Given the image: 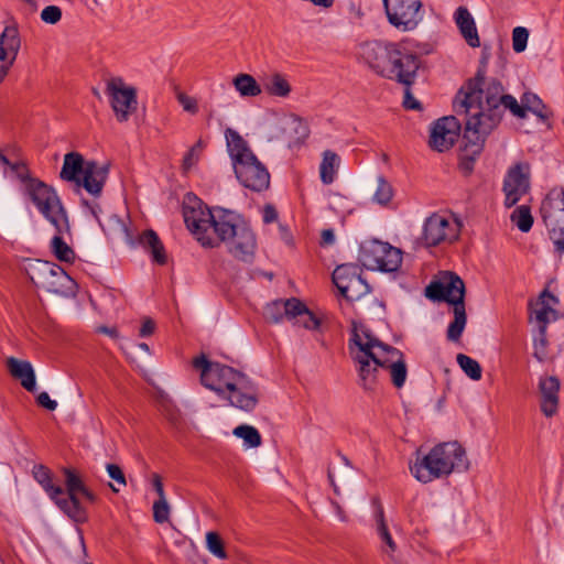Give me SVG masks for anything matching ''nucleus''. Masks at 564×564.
I'll list each match as a JSON object with an SVG mask.
<instances>
[{
  "mask_svg": "<svg viewBox=\"0 0 564 564\" xmlns=\"http://www.w3.org/2000/svg\"><path fill=\"white\" fill-rule=\"evenodd\" d=\"M23 194L56 231H69L67 212L53 187L36 178L35 181H29Z\"/></svg>",
  "mask_w": 564,
  "mask_h": 564,
  "instance_id": "10",
  "label": "nucleus"
},
{
  "mask_svg": "<svg viewBox=\"0 0 564 564\" xmlns=\"http://www.w3.org/2000/svg\"><path fill=\"white\" fill-rule=\"evenodd\" d=\"M459 236V223L451 217L434 213L424 221L422 237L424 247H435L453 242Z\"/></svg>",
  "mask_w": 564,
  "mask_h": 564,
  "instance_id": "15",
  "label": "nucleus"
},
{
  "mask_svg": "<svg viewBox=\"0 0 564 564\" xmlns=\"http://www.w3.org/2000/svg\"><path fill=\"white\" fill-rule=\"evenodd\" d=\"M457 364L462 370L473 380L481 379V367L479 362L467 355L458 354L456 357Z\"/></svg>",
  "mask_w": 564,
  "mask_h": 564,
  "instance_id": "40",
  "label": "nucleus"
},
{
  "mask_svg": "<svg viewBox=\"0 0 564 564\" xmlns=\"http://www.w3.org/2000/svg\"><path fill=\"white\" fill-rule=\"evenodd\" d=\"M177 100L185 111L193 113V115H195L198 111V106H197V101L195 98H193L184 93H178Z\"/></svg>",
  "mask_w": 564,
  "mask_h": 564,
  "instance_id": "50",
  "label": "nucleus"
},
{
  "mask_svg": "<svg viewBox=\"0 0 564 564\" xmlns=\"http://www.w3.org/2000/svg\"><path fill=\"white\" fill-rule=\"evenodd\" d=\"M511 221L518 227V229L522 232H528L532 228L533 217L531 215V210L528 206L521 205L517 207L511 216Z\"/></svg>",
  "mask_w": 564,
  "mask_h": 564,
  "instance_id": "39",
  "label": "nucleus"
},
{
  "mask_svg": "<svg viewBox=\"0 0 564 564\" xmlns=\"http://www.w3.org/2000/svg\"><path fill=\"white\" fill-rule=\"evenodd\" d=\"M533 357L541 364L551 360L549 356V340L546 327L540 326L538 334L533 337Z\"/></svg>",
  "mask_w": 564,
  "mask_h": 564,
  "instance_id": "36",
  "label": "nucleus"
},
{
  "mask_svg": "<svg viewBox=\"0 0 564 564\" xmlns=\"http://www.w3.org/2000/svg\"><path fill=\"white\" fill-rule=\"evenodd\" d=\"M7 367L10 375L14 379L20 380L21 386L25 390L30 392H33L35 390V373L31 362L26 360L17 359L14 357H9L7 359Z\"/></svg>",
  "mask_w": 564,
  "mask_h": 564,
  "instance_id": "25",
  "label": "nucleus"
},
{
  "mask_svg": "<svg viewBox=\"0 0 564 564\" xmlns=\"http://www.w3.org/2000/svg\"><path fill=\"white\" fill-rule=\"evenodd\" d=\"M106 470L111 479L115 480L116 485L109 484L113 492H119L121 487L127 486V480L123 470L117 464H107Z\"/></svg>",
  "mask_w": 564,
  "mask_h": 564,
  "instance_id": "43",
  "label": "nucleus"
},
{
  "mask_svg": "<svg viewBox=\"0 0 564 564\" xmlns=\"http://www.w3.org/2000/svg\"><path fill=\"white\" fill-rule=\"evenodd\" d=\"M540 216L544 225L564 220V186L552 187L541 202Z\"/></svg>",
  "mask_w": 564,
  "mask_h": 564,
  "instance_id": "22",
  "label": "nucleus"
},
{
  "mask_svg": "<svg viewBox=\"0 0 564 564\" xmlns=\"http://www.w3.org/2000/svg\"><path fill=\"white\" fill-rule=\"evenodd\" d=\"M98 332L104 333L112 338H118V336H119L118 330L116 328H109L106 326L99 327Z\"/></svg>",
  "mask_w": 564,
  "mask_h": 564,
  "instance_id": "60",
  "label": "nucleus"
},
{
  "mask_svg": "<svg viewBox=\"0 0 564 564\" xmlns=\"http://www.w3.org/2000/svg\"><path fill=\"white\" fill-rule=\"evenodd\" d=\"M540 409L546 417L558 411L561 382L556 376H542L539 379Z\"/></svg>",
  "mask_w": 564,
  "mask_h": 564,
  "instance_id": "21",
  "label": "nucleus"
},
{
  "mask_svg": "<svg viewBox=\"0 0 564 564\" xmlns=\"http://www.w3.org/2000/svg\"><path fill=\"white\" fill-rule=\"evenodd\" d=\"M356 264H340L333 272V282L347 301H358L369 293L370 286Z\"/></svg>",
  "mask_w": 564,
  "mask_h": 564,
  "instance_id": "16",
  "label": "nucleus"
},
{
  "mask_svg": "<svg viewBox=\"0 0 564 564\" xmlns=\"http://www.w3.org/2000/svg\"><path fill=\"white\" fill-rule=\"evenodd\" d=\"M10 170L14 176L22 183V191L29 184V181H35V177L30 175V171L23 161L10 164Z\"/></svg>",
  "mask_w": 564,
  "mask_h": 564,
  "instance_id": "45",
  "label": "nucleus"
},
{
  "mask_svg": "<svg viewBox=\"0 0 564 564\" xmlns=\"http://www.w3.org/2000/svg\"><path fill=\"white\" fill-rule=\"evenodd\" d=\"M232 433L242 438L247 447H259L262 443L261 435L254 426L241 424L236 426Z\"/></svg>",
  "mask_w": 564,
  "mask_h": 564,
  "instance_id": "38",
  "label": "nucleus"
},
{
  "mask_svg": "<svg viewBox=\"0 0 564 564\" xmlns=\"http://www.w3.org/2000/svg\"><path fill=\"white\" fill-rule=\"evenodd\" d=\"M193 367L200 371L202 384L229 405L245 412H252L258 405V386L247 375L230 366L209 361L204 355L194 358Z\"/></svg>",
  "mask_w": 564,
  "mask_h": 564,
  "instance_id": "4",
  "label": "nucleus"
},
{
  "mask_svg": "<svg viewBox=\"0 0 564 564\" xmlns=\"http://www.w3.org/2000/svg\"><path fill=\"white\" fill-rule=\"evenodd\" d=\"M425 296L432 301L447 302L453 305L454 321L447 328V339L459 340L467 322L464 281L456 273L446 271L438 280L425 288Z\"/></svg>",
  "mask_w": 564,
  "mask_h": 564,
  "instance_id": "8",
  "label": "nucleus"
},
{
  "mask_svg": "<svg viewBox=\"0 0 564 564\" xmlns=\"http://www.w3.org/2000/svg\"><path fill=\"white\" fill-rule=\"evenodd\" d=\"M232 85L241 97H257L262 93L261 86L249 74H238L234 77Z\"/></svg>",
  "mask_w": 564,
  "mask_h": 564,
  "instance_id": "32",
  "label": "nucleus"
},
{
  "mask_svg": "<svg viewBox=\"0 0 564 564\" xmlns=\"http://www.w3.org/2000/svg\"><path fill=\"white\" fill-rule=\"evenodd\" d=\"M384 358L389 361L382 368L389 370L391 381L395 388H402L406 380V365L401 351L399 355L386 354Z\"/></svg>",
  "mask_w": 564,
  "mask_h": 564,
  "instance_id": "28",
  "label": "nucleus"
},
{
  "mask_svg": "<svg viewBox=\"0 0 564 564\" xmlns=\"http://www.w3.org/2000/svg\"><path fill=\"white\" fill-rule=\"evenodd\" d=\"M278 138H283L289 147L302 143L308 137L306 123L297 116H285L278 122Z\"/></svg>",
  "mask_w": 564,
  "mask_h": 564,
  "instance_id": "23",
  "label": "nucleus"
},
{
  "mask_svg": "<svg viewBox=\"0 0 564 564\" xmlns=\"http://www.w3.org/2000/svg\"><path fill=\"white\" fill-rule=\"evenodd\" d=\"M521 102L525 112L531 111L542 123L551 127L550 119L553 117V112L535 94L525 93L521 98Z\"/></svg>",
  "mask_w": 564,
  "mask_h": 564,
  "instance_id": "29",
  "label": "nucleus"
},
{
  "mask_svg": "<svg viewBox=\"0 0 564 564\" xmlns=\"http://www.w3.org/2000/svg\"><path fill=\"white\" fill-rule=\"evenodd\" d=\"M55 236L51 240V250L53 254L63 262H73L75 260L74 250L64 241L63 236L69 235L68 232H58L55 230Z\"/></svg>",
  "mask_w": 564,
  "mask_h": 564,
  "instance_id": "35",
  "label": "nucleus"
},
{
  "mask_svg": "<svg viewBox=\"0 0 564 564\" xmlns=\"http://www.w3.org/2000/svg\"><path fill=\"white\" fill-rule=\"evenodd\" d=\"M263 88L270 96L281 98H286L292 90L290 83L280 73H274L269 76L263 84Z\"/></svg>",
  "mask_w": 564,
  "mask_h": 564,
  "instance_id": "34",
  "label": "nucleus"
},
{
  "mask_svg": "<svg viewBox=\"0 0 564 564\" xmlns=\"http://www.w3.org/2000/svg\"><path fill=\"white\" fill-rule=\"evenodd\" d=\"M278 220V212L274 206L265 205L263 208V221L270 224Z\"/></svg>",
  "mask_w": 564,
  "mask_h": 564,
  "instance_id": "56",
  "label": "nucleus"
},
{
  "mask_svg": "<svg viewBox=\"0 0 564 564\" xmlns=\"http://www.w3.org/2000/svg\"><path fill=\"white\" fill-rule=\"evenodd\" d=\"M529 31L523 26H517L512 31V48L516 53H522L527 48Z\"/></svg>",
  "mask_w": 564,
  "mask_h": 564,
  "instance_id": "44",
  "label": "nucleus"
},
{
  "mask_svg": "<svg viewBox=\"0 0 564 564\" xmlns=\"http://www.w3.org/2000/svg\"><path fill=\"white\" fill-rule=\"evenodd\" d=\"M404 87V97H403V107L405 109L419 110L421 109V104L413 97L411 93L412 86H403Z\"/></svg>",
  "mask_w": 564,
  "mask_h": 564,
  "instance_id": "51",
  "label": "nucleus"
},
{
  "mask_svg": "<svg viewBox=\"0 0 564 564\" xmlns=\"http://www.w3.org/2000/svg\"><path fill=\"white\" fill-rule=\"evenodd\" d=\"M139 347L145 351H149V346L145 343H140Z\"/></svg>",
  "mask_w": 564,
  "mask_h": 564,
  "instance_id": "63",
  "label": "nucleus"
},
{
  "mask_svg": "<svg viewBox=\"0 0 564 564\" xmlns=\"http://www.w3.org/2000/svg\"><path fill=\"white\" fill-rule=\"evenodd\" d=\"M501 106L503 107V111L506 109H509L511 113L518 118H525V111L523 105H519L517 99L511 96L507 95L505 96L503 101H501Z\"/></svg>",
  "mask_w": 564,
  "mask_h": 564,
  "instance_id": "47",
  "label": "nucleus"
},
{
  "mask_svg": "<svg viewBox=\"0 0 564 564\" xmlns=\"http://www.w3.org/2000/svg\"><path fill=\"white\" fill-rule=\"evenodd\" d=\"M155 323L151 318H144L140 327L139 335L141 337L150 336L154 333Z\"/></svg>",
  "mask_w": 564,
  "mask_h": 564,
  "instance_id": "55",
  "label": "nucleus"
},
{
  "mask_svg": "<svg viewBox=\"0 0 564 564\" xmlns=\"http://www.w3.org/2000/svg\"><path fill=\"white\" fill-rule=\"evenodd\" d=\"M352 345L358 348L354 359L359 365L360 384L364 389L370 390L376 381L378 369L389 361L384 355H399V350L381 343L370 334L369 329L356 321H351L350 349H352Z\"/></svg>",
  "mask_w": 564,
  "mask_h": 564,
  "instance_id": "6",
  "label": "nucleus"
},
{
  "mask_svg": "<svg viewBox=\"0 0 564 564\" xmlns=\"http://www.w3.org/2000/svg\"><path fill=\"white\" fill-rule=\"evenodd\" d=\"M540 304L541 305H556L558 304V299L551 294L547 290H544L540 295Z\"/></svg>",
  "mask_w": 564,
  "mask_h": 564,
  "instance_id": "58",
  "label": "nucleus"
},
{
  "mask_svg": "<svg viewBox=\"0 0 564 564\" xmlns=\"http://www.w3.org/2000/svg\"><path fill=\"white\" fill-rule=\"evenodd\" d=\"M469 462L465 448L456 441L435 445L426 455L410 466L412 475L422 484L447 477L453 471H466Z\"/></svg>",
  "mask_w": 564,
  "mask_h": 564,
  "instance_id": "5",
  "label": "nucleus"
},
{
  "mask_svg": "<svg viewBox=\"0 0 564 564\" xmlns=\"http://www.w3.org/2000/svg\"><path fill=\"white\" fill-rule=\"evenodd\" d=\"M33 476L35 480L43 487L50 498L56 501L58 496H63V488L52 484L51 471L43 465H36L33 468Z\"/></svg>",
  "mask_w": 564,
  "mask_h": 564,
  "instance_id": "33",
  "label": "nucleus"
},
{
  "mask_svg": "<svg viewBox=\"0 0 564 564\" xmlns=\"http://www.w3.org/2000/svg\"><path fill=\"white\" fill-rule=\"evenodd\" d=\"M106 94L110 98L111 108L120 122L129 119L137 109V91L124 84L122 78L115 77L107 83Z\"/></svg>",
  "mask_w": 564,
  "mask_h": 564,
  "instance_id": "17",
  "label": "nucleus"
},
{
  "mask_svg": "<svg viewBox=\"0 0 564 564\" xmlns=\"http://www.w3.org/2000/svg\"><path fill=\"white\" fill-rule=\"evenodd\" d=\"M459 132L460 123L455 117H443L434 122L429 144L435 151H447L456 142Z\"/></svg>",
  "mask_w": 564,
  "mask_h": 564,
  "instance_id": "19",
  "label": "nucleus"
},
{
  "mask_svg": "<svg viewBox=\"0 0 564 564\" xmlns=\"http://www.w3.org/2000/svg\"><path fill=\"white\" fill-rule=\"evenodd\" d=\"M339 163L340 159L335 152L330 150L324 151L323 160L319 166V175L321 181L325 185H329L335 181Z\"/></svg>",
  "mask_w": 564,
  "mask_h": 564,
  "instance_id": "31",
  "label": "nucleus"
},
{
  "mask_svg": "<svg viewBox=\"0 0 564 564\" xmlns=\"http://www.w3.org/2000/svg\"><path fill=\"white\" fill-rule=\"evenodd\" d=\"M41 19L47 24H56L62 19V10L57 6H47L42 10Z\"/></svg>",
  "mask_w": 564,
  "mask_h": 564,
  "instance_id": "48",
  "label": "nucleus"
},
{
  "mask_svg": "<svg viewBox=\"0 0 564 564\" xmlns=\"http://www.w3.org/2000/svg\"><path fill=\"white\" fill-rule=\"evenodd\" d=\"M530 188V164L519 162L508 170L503 182L506 206L516 205Z\"/></svg>",
  "mask_w": 564,
  "mask_h": 564,
  "instance_id": "18",
  "label": "nucleus"
},
{
  "mask_svg": "<svg viewBox=\"0 0 564 564\" xmlns=\"http://www.w3.org/2000/svg\"><path fill=\"white\" fill-rule=\"evenodd\" d=\"M357 57L378 76L402 86H413L423 67L421 56L400 43L367 41L358 45Z\"/></svg>",
  "mask_w": 564,
  "mask_h": 564,
  "instance_id": "3",
  "label": "nucleus"
},
{
  "mask_svg": "<svg viewBox=\"0 0 564 564\" xmlns=\"http://www.w3.org/2000/svg\"><path fill=\"white\" fill-rule=\"evenodd\" d=\"M139 243L152 254L153 261L161 265L166 263L167 258L164 246L154 230H144L139 236Z\"/></svg>",
  "mask_w": 564,
  "mask_h": 564,
  "instance_id": "27",
  "label": "nucleus"
},
{
  "mask_svg": "<svg viewBox=\"0 0 564 564\" xmlns=\"http://www.w3.org/2000/svg\"><path fill=\"white\" fill-rule=\"evenodd\" d=\"M227 151L239 183L253 192H262L270 186V173L248 142L238 131L227 128L225 131Z\"/></svg>",
  "mask_w": 564,
  "mask_h": 564,
  "instance_id": "7",
  "label": "nucleus"
},
{
  "mask_svg": "<svg viewBox=\"0 0 564 564\" xmlns=\"http://www.w3.org/2000/svg\"><path fill=\"white\" fill-rule=\"evenodd\" d=\"M279 236H280V239L288 246H292L293 245V236H292V232L290 231L289 227L284 224H279Z\"/></svg>",
  "mask_w": 564,
  "mask_h": 564,
  "instance_id": "54",
  "label": "nucleus"
},
{
  "mask_svg": "<svg viewBox=\"0 0 564 564\" xmlns=\"http://www.w3.org/2000/svg\"><path fill=\"white\" fill-rule=\"evenodd\" d=\"M203 143L199 140L195 145H193L186 155L183 159V167L185 171L189 170L192 166H194L199 158V153L202 150Z\"/></svg>",
  "mask_w": 564,
  "mask_h": 564,
  "instance_id": "49",
  "label": "nucleus"
},
{
  "mask_svg": "<svg viewBox=\"0 0 564 564\" xmlns=\"http://www.w3.org/2000/svg\"><path fill=\"white\" fill-rule=\"evenodd\" d=\"M454 21L460 35L471 47L480 46V39L474 17L466 7H458L454 12Z\"/></svg>",
  "mask_w": 564,
  "mask_h": 564,
  "instance_id": "24",
  "label": "nucleus"
},
{
  "mask_svg": "<svg viewBox=\"0 0 564 564\" xmlns=\"http://www.w3.org/2000/svg\"><path fill=\"white\" fill-rule=\"evenodd\" d=\"M336 508L338 510V516H339L340 520L345 521L346 520V516L344 514L343 510L340 509V507L338 505H336Z\"/></svg>",
  "mask_w": 564,
  "mask_h": 564,
  "instance_id": "62",
  "label": "nucleus"
},
{
  "mask_svg": "<svg viewBox=\"0 0 564 564\" xmlns=\"http://www.w3.org/2000/svg\"><path fill=\"white\" fill-rule=\"evenodd\" d=\"M26 273L37 289L48 293L68 295L75 286L74 280L62 267L48 261H32L29 263Z\"/></svg>",
  "mask_w": 564,
  "mask_h": 564,
  "instance_id": "11",
  "label": "nucleus"
},
{
  "mask_svg": "<svg viewBox=\"0 0 564 564\" xmlns=\"http://www.w3.org/2000/svg\"><path fill=\"white\" fill-rule=\"evenodd\" d=\"M184 221L204 247L214 248L223 242L235 259L252 262L257 238L239 214L223 208L212 212L200 207H185Z\"/></svg>",
  "mask_w": 564,
  "mask_h": 564,
  "instance_id": "1",
  "label": "nucleus"
},
{
  "mask_svg": "<svg viewBox=\"0 0 564 564\" xmlns=\"http://www.w3.org/2000/svg\"><path fill=\"white\" fill-rule=\"evenodd\" d=\"M544 226L546 228L549 239L553 245L554 253L562 257L564 254V220Z\"/></svg>",
  "mask_w": 564,
  "mask_h": 564,
  "instance_id": "37",
  "label": "nucleus"
},
{
  "mask_svg": "<svg viewBox=\"0 0 564 564\" xmlns=\"http://www.w3.org/2000/svg\"><path fill=\"white\" fill-rule=\"evenodd\" d=\"M496 78H486L485 69L479 68L474 78L466 84L464 98L455 105L458 113H465L464 139L466 147L478 154L487 137L497 128L503 116V101L507 94Z\"/></svg>",
  "mask_w": 564,
  "mask_h": 564,
  "instance_id": "2",
  "label": "nucleus"
},
{
  "mask_svg": "<svg viewBox=\"0 0 564 564\" xmlns=\"http://www.w3.org/2000/svg\"><path fill=\"white\" fill-rule=\"evenodd\" d=\"M393 196V189L391 184L383 177H378V186L373 194V200L380 205H387L390 203Z\"/></svg>",
  "mask_w": 564,
  "mask_h": 564,
  "instance_id": "42",
  "label": "nucleus"
},
{
  "mask_svg": "<svg viewBox=\"0 0 564 564\" xmlns=\"http://www.w3.org/2000/svg\"><path fill=\"white\" fill-rule=\"evenodd\" d=\"M321 245L330 246L335 242V234L333 229H324L321 235Z\"/></svg>",
  "mask_w": 564,
  "mask_h": 564,
  "instance_id": "59",
  "label": "nucleus"
},
{
  "mask_svg": "<svg viewBox=\"0 0 564 564\" xmlns=\"http://www.w3.org/2000/svg\"><path fill=\"white\" fill-rule=\"evenodd\" d=\"M359 260L369 270L393 272L400 268L402 254L398 248L373 240L361 246Z\"/></svg>",
  "mask_w": 564,
  "mask_h": 564,
  "instance_id": "13",
  "label": "nucleus"
},
{
  "mask_svg": "<svg viewBox=\"0 0 564 564\" xmlns=\"http://www.w3.org/2000/svg\"><path fill=\"white\" fill-rule=\"evenodd\" d=\"M327 477H328V480H329L330 486H332V487H333V489H334V492H335L336 495H339V490H338V487H337V485H336V482H335L334 475H333V473H332L330 468H328Z\"/></svg>",
  "mask_w": 564,
  "mask_h": 564,
  "instance_id": "61",
  "label": "nucleus"
},
{
  "mask_svg": "<svg viewBox=\"0 0 564 564\" xmlns=\"http://www.w3.org/2000/svg\"><path fill=\"white\" fill-rule=\"evenodd\" d=\"M20 47L21 40L18 28L15 25L6 26L0 34V83L13 65Z\"/></svg>",
  "mask_w": 564,
  "mask_h": 564,
  "instance_id": "20",
  "label": "nucleus"
},
{
  "mask_svg": "<svg viewBox=\"0 0 564 564\" xmlns=\"http://www.w3.org/2000/svg\"><path fill=\"white\" fill-rule=\"evenodd\" d=\"M36 401H37L39 405H41L50 411H54L57 408V402L52 400L50 398L48 393L45 391L41 392L37 395Z\"/></svg>",
  "mask_w": 564,
  "mask_h": 564,
  "instance_id": "53",
  "label": "nucleus"
},
{
  "mask_svg": "<svg viewBox=\"0 0 564 564\" xmlns=\"http://www.w3.org/2000/svg\"><path fill=\"white\" fill-rule=\"evenodd\" d=\"M388 21L403 32L413 31L423 19L421 0H382Z\"/></svg>",
  "mask_w": 564,
  "mask_h": 564,
  "instance_id": "14",
  "label": "nucleus"
},
{
  "mask_svg": "<svg viewBox=\"0 0 564 564\" xmlns=\"http://www.w3.org/2000/svg\"><path fill=\"white\" fill-rule=\"evenodd\" d=\"M65 477L66 492L63 490V496H58L55 503L75 522H85L87 512L79 496L90 503H94L97 497L73 470L65 469Z\"/></svg>",
  "mask_w": 564,
  "mask_h": 564,
  "instance_id": "12",
  "label": "nucleus"
},
{
  "mask_svg": "<svg viewBox=\"0 0 564 564\" xmlns=\"http://www.w3.org/2000/svg\"><path fill=\"white\" fill-rule=\"evenodd\" d=\"M206 547L217 558L226 560L228 557L220 535L214 531L206 533Z\"/></svg>",
  "mask_w": 564,
  "mask_h": 564,
  "instance_id": "41",
  "label": "nucleus"
},
{
  "mask_svg": "<svg viewBox=\"0 0 564 564\" xmlns=\"http://www.w3.org/2000/svg\"><path fill=\"white\" fill-rule=\"evenodd\" d=\"M555 311L550 305H541L539 310H535V319L541 324L540 326H545L549 323V314L554 313Z\"/></svg>",
  "mask_w": 564,
  "mask_h": 564,
  "instance_id": "52",
  "label": "nucleus"
},
{
  "mask_svg": "<svg viewBox=\"0 0 564 564\" xmlns=\"http://www.w3.org/2000/svg\"><path fill=\"white\" fill-rule=\"evenodd\" d=\"M108 165L96 161H85L78 152H69L64 155L63 166L59 173L62 180L73 182L77 187H83L93 196H99L108 177Z\"/></svg>",
  "mask_w": 564,
  "mask_h": 564,
  "instance_id": "9",
  "label": "nucleus"
},
{
  "mask_svg": "<svg viewBox=\"0 0 564 564\" xmlns=\"http://www.w3.org/2000/svg\"><path fill=\"white\" fill-rule=\"evenodd\" d=\"M171 508L166 499L155 500L153 503V520L156 523H165L170 519Z\"/></svg>",
  "mask_w": 564,
  "mask_h": 564,
  "instance_id": "46",
  "label": "nucleus"
},
{
  "mask_svg": "<svg viewBox=\"0 0 564 564\" xmlns=\"http://www.w3.org/2000/svg\"><path fill=\"white\" fill-rule=\"evenodd\" d=\"M152 486H153L155 492L158 494V500L166 499V496H165V492H164V488H163L162 479L156 474L153 475Z\"/></svg>",
  "mask_w": 564,
  "mask_h": 564,
  "instance_id": "57",
  "label": "nucleus"
},
{
  "mask_svg": "<svg viewBox=\"0 0 564 564\" xmlns=\"http://www.w3.org/2000/svg\"><path fill=\"white\" fill-rule=\"evenodd\" d=\"M289 321L308 330H316L321 326V319L300 300Z\"/></svg>",
  "mask_w": 564,
  "mask_h": 564,
  "instance_id": "30",
  "label": "nucleus"
},
{
  "mask_svg": "<svg viewBox=\"0 0 564 564\" xmlns=\"http://www.w3.org/2000/svg\"><path fill=\"white\" fill-rule=\"evenodd\" d=\"M299 305V299L276 300L264 307V317L272 323H280L284 317L290 319L292 313Z\"/></svg>",
  "mask_w": 564,
  "mask_h": 564,
  "instance_id": "26",
  "label": "nucleus"
}]
</instances>
